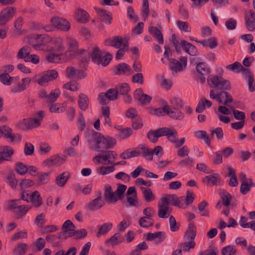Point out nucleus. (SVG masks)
Wrapping results in <instances>:
<instances>
[{
    "mask_svg": "<svg viewBox=\"0 0 255 255\" xmlns=\"http://www.w3.org/2000/svg\"><path fill=\"white\" fill-rule=\"evenodd\" d=\"M92 136L93 141L96 142L94 147V150L98 152H104L109 149L108 147L109 144H107V140L101 133L94 131L92 133Z\"/></svg>",
    "mask_w": 255,
    "mask_h": 255,
    "instance_id": "obj_1",
    "label": "nucleus"
},
{
    "mask_svg": "<svg viewBox=\"0 0 255 255\" xmlns=\"http://www.w3.org/2000/svg\"><path fill=\"white\" fill-rule=\"evenodd\" d=\"M27 46H23L21 48L17 54V59H24L26 62H31L33 64H37L39 61V57L35 54H30Z\"/></svg>",
    "mask_w": 255,
    "mask_h": 255,
    "instance_id": "obj_2",
    "label": "nucleus"
},
{
    "mask_svg": "<svg viewBox=\"0 0 255 255\" xmlns=\"http://www.w3.org/2000/svg\"><path fill=\"white\" fill-rule=\"evenodd\" d=\"M174 128H161L155 130H150L147 134V138L152 142H156L159 137L163 136H168Z\"/></svg>",
    "mask_w": 255,
    "mask_h": 255,
    "instance_id": "obj_3",
    "label": "nucleus"
},
{
    "mask_svg": "<svg viewBox=\"0 0 255 255\" xmlns=\"http://www.w3.org/2000/svg\"><path fill=\"white\" fill-rule=\"evenodd\" d=\"M16 8L13 6H7L0 12V24L4 25L16 14Z\"/></svg>",
    "mask_w": 255,
    "mask_h": 255,
    "instance_id": "obj_4",
    "label": "nucleus"
},
{
    "mask_svg": "<svg viewBox=\"0 0 255 255\" xmlns=\"http://www.w3.org/2000/svg\"><path fill=\"white\" fill-rule=\"evenodd\" d=\"M107 99L109 101H115L118 99L117 92L116 89H110L107 93H101L98 96V100L100 104L106 105L108 104Z\"/></svg>",
    "mask_w": 255,
    "mask_h": 255,
    "instance_id": "obj_5",
    "label": "nucleus"
},
{
    "mask_svg": "<svg viewBox=\"0 0 255 255\" xmlns=\"http://www.w3.org/2000/svg\"><path fill=\"white\" fill-rule=\"evenodd\" d=\"M196 69L201 83H204L206 81V76L211 72L210 67L205 62H200L197 64Z\"/></svg>",
    "mask_w": 255,
    "mask_h": 255,
    "instance_id": "obj_6",
    "label": "nucleus"
},
{
    "mask_svg": "<svg viewBox=\"0 0 255 255\" xmlns=\"http://www.w3.org/2000/svg\"><path fill=\"white\" fill-rule=\"evenodd\" d=\"M51 22L55 27L67 31L70 28V23L65 18L58 16H53L51 19Z\"/></svg>",
    "mask_w": 255,
    "mask_h": 255,
    "instance_id": "obj_7",
    "label": "nucleus"
},
{
    "mask_svg": "<svg viewBox=\"0 0 255 255\" xmlns=\"http://www.w3.org/2000/svg\"><path fill=\"white\" fill-rule=\"evenodd\" d=\"M14 150L10 146L5 145L0 149V163L4 160L10 161Z\"/></svg>",
    "mask_w": 255,
    "mask_h": 255,
    "instance_id": "obj_8",
    "label": "nucleus"
},
{
    "mask_svg": "<svg viewBox=\"0 0 255 255\" xmlns=\"http://www.w3.org/2000/svg\"><path fill=\"white\" fill-rule=\"evenodd\" d=\"M48 36L46 34H37L33 37L32 47L36 49H40L41 47L47 43Z\"/></svg>",
    "mask_w": 255,
    "mask_h": 255,
    "instance_id": "obj_9",
    "label": "nucleus"
},
{
    "mask_svg": "<svg viewBox=\"0 0 255 255\" xmlns=\"http://www.w3.org/2000/svg\"><path fill=\"white\" fill-rule=\"evenodd\" d=\"M115 192H113L112 187L109 184L106 185L105 187L104 197L106 202L109 203H116L117 202Z\"/></svg>",
    "mask_w": 255,
    "mask_h": 255,
    "instance_id": "obj_10",
    "label": "nucleus"
},
{
    "mask_svg": "<svg viewBox=\"0 0 255 255\" xmlns=\"http://www.w3.org/2000/svg\"><path fill=\"white\" fill-rule=\"evenodd\" d=\"M65 159L58 155H55L49 158L44 160L43 165L44 166L51 167L56 165H60L65 161Z\"/></svg>",
    "mask_w": 255,
    "mask_h": 255,
    "instance_id": "obj_11",
    "label": "nucleus"
},
{
    "mask_svg": "<svg viewBox=\"0 0 255 255\" xmlns=\"http://www.w3.org/2000/svg\"><path fill=\"white\" fill-rule=\"evenodd\" d=\"M68 77H77L80 79H83L86 77V73L82 70H77L73 67H68L66 70Z\"/></svg>",
    "mask_w": 255,
    "mask_h": 255,
    "instance_id": "obj_12",
    "label": "nucleus"
},
{
    "mask_svg": "<svg viewBox=\"0 0 255 255\" xmlns=\"http://www.w3.org/2000/svg\"><path fill=\"white\" fill-rule=\"evenodd\" d=\"M104 205V202H102V198L101 196H99L90 201L87 205V207L89 210L93 211L101 209Z\"/></svg>",
    "mask_w": 255,
    "mask_h": 255,
    "instance_id": "obj_13",
    "label": "nucleus"
},
{
    "mask_svg": "<svg viewBox=\"0 0 255 255\" xmlns=\"http://www.w3.org/2000/svg\"><path fill=\"white\" fill-rule=\"evenodd\" d=\"M123 43V38L121 36H116L107 39L105 41V44L107 46H110L120 48Z\"/></svg>",
    "mask_w": 255,
    "mask_h": 255,
    "instance_id": "obj_14",
    "label": "nucleus"
},
{
    "mask_svg": "<svg viewBox=\"0 0 255 255\" xmlns=\"http://www.w3.org/2000/svg\"><path fill=\"white\" fill-rule=\"evenodd\" d=\"M183 49V50L192 56H195L197 53L196 47L191 43L188 42L185 40H181L180 44Z\"/></svg>",
    "mask_w": 255,
    "mask_h": 255,
    "instance_id": "obj_15",
    "label": "nucleus"
},
{
    "mask_svg": "<svg viewBox=\"0 0 255 255\" xmlns=\"http://www.w3.org/2000/svg\"><path fill=\"white\" fill-rule=\"evenodd\" d=\"M158 238V242L160 243L164 240L166 238V234L165 232L160 231L155 232L154 233H149L147 235L146 238V241H152L155 239Z\"/></svg>",
    "mask_w": 255,
    "mask_h": 255,
    "instance_id": "obj_16",
    "label": "nucleus"
},
{
    "mask_svg": "<svg viewBox=\"0 0 255 255\" xmlns=\"http://www.w3.org/2000/svg\"><path fill=\"white\" fill-rule=\"evenodd\" d=\"M12 131V129L6 125L0 127V133L1 135L5 138L9 139L11 142H13L14 136Z\"/></svg>",
    "mask_w": 255,
    "mask_h": 255,
    "instance_id": "obj_17",
    "label": "nucleus"
},
{
    "mask_svg": "<svg viewBox=\"0 0 255 255\" xmlns=\"http://www.w3.org/2000/svg\"><path fill=\"white\" fill-rule=\"evenodd\" d=\"M69 177V173L64 172L56 177L55 183L59 187H64Z\"/></svg>",
    "mask_w": 255,
    "mask_h": 255,
    "instance_id": "obj_18",
    "label": "nucleus"
},
{
    "mask_svg": "<svg viewBox=\"0 0 255 255\" xmlns=\"http://www.w3.org/2000/svg\"><path fill=\"white\" fill-rule=\"evenodd\" d=\"M97 11L100 17L101 21L105 23L110 24L111 23L112 17L109 15L104 9H97Z\"/></svg>",
    "mask_w": 255,
    "mask_h": 255,
    "instance_id": "obj_19",
    "label": "nucleus"
},
{
    "mask_svg": "<svg viewBox=\"0 0 255 255\" xmlns=\"http://www.w3.org/2000/svg\"><path fill=\"white\" fill-rule=\"evenodd\" d=\"M78 105L80 109L85 111L89 106V99L87 95L84 94H80L79 95Z\"/></svg>",
    "mask_w": 255,
    "mask_h": 255,
    "instance_id": "obj_20",
    "label": "nucleus"
},
{
    "mask_svg": "<svg viewBox=\"0 0 255 255\" xmlns=\"http://www.w3.org/2000/svg\"><path fill=\"white\" fill-rule=\"evenodd\" d=\"M130 67L128 64L126 63H122L117 65L114 73L118 75H123L126 74L127 72L130 71Z\"/></svg>",
    "mask_w": 255,
    "mask_h": 255,
    "instance_id": "obj_21",
    "label": "nucleus"
},
{
    "mask_svg": "<svg viewBox=\"0 0 255 255\" xmlns=\"http://www.w3.org/2000/svg\"><path fill=\"white\" fill-rule=\"evenodd\" d=\"M113 227V224L111 223H104L101 226H99V230L97 234V238L101 237L102 235L106 234L109 232Z\"/></svg>",
    "mask_w": 255,
    "mask_h": 255,
    "instance_id": "obj_22",
    "label": "nucleus"
},
{
    "mask_svg": "<svg viewBox=\"0 0 255 255\" xmlns=\"http://www.w3.org/2000/svg\"><path fill=\"white\" fill-rule=\"evenodd\" d=\"M28 249V246L25 243H20L17 245L13 251V255H24Z\"/></svg>",
    "mask_w": 255,
    "mask_h": 255,
    "instance_id": "obj_23",
    "label": "nucleus"
},
{
    "mask_svg": "<svg viewBox=\"0 0 255 255\" xmlns=\"http://www.w3.org/2000/svg\"><path fill=\"white\" fill-rule=\"evenodd\" d=\"M149 32L156 38L159 44H162L163 43V35L158 28L155 26H151L149 29Z\"/></svg>",
    "mask_w": 255,
    "mask_h": 255,
    "instance_id": "obj_24",
    "label": "nucleus"
},
{
    "mask_svg": "<svg viewBox=\"0 0 255 255\" xmlns=\"http://www.w3.org/2000/svg\"><path fill=\"white\" fill-rule=\"evenodd\" d=\"M140 189L142 191L144 198L146 202H151V201L155 199V196L150 188H146L143 187H141Z\"/></svg>",
    "mask_w": 255,
    "mask_h": 255,
    "instance_id": "obj_25",
    "label": "nucleus"
},
{
    "mask_svg": "<svg viewBox=\"0 0 255 255\" xmlns=\"http://www.w3.org/2000/svg\"><path fill=\"white\" fill-rule=\"evenodd\" d=\"M30 198L33 202L34 206L36 207H39L42 204V198L38 191H34L30 195Z\"/></svg>",
    "mask_w": 255,
    "mask_h": 255,
    "instance_id": "obj_26",
    "label": "nucleus"
},
{
    "mask_svg": "<svg viewBox=\"0 0 255 255\" xmlns=\"http://www.w3.org/2000/svg\"><path fill=\"white\" fill-rule=\"evenodd\" d=\"M6 180L9 186L12 189H15L17 185V180L15 178V174L13 171H11L6 177Z\"/></svg>",
    "mask_w": 255,
    "mask_h": 255,
    "instance_id": "obj_27",
    "label": "nucleus"
},
{
    "mask_svg": "<svg viewBox=\"0 0 255 255\" xmlns=\"http://www.w3.org/2000/svg\"><path fill=\"white\" fill-rule=\"evenodd\" d=\"M220 180L219 175L217 173H214L210 175H208L205 177L203 179L204 182H206L208 185L210 186H213L217 184L218 180Z\"/></svg>",
    "mask_w": 255,
    "mask_h": 255,
    "instance_id": "obj_28",
    "label": "nucleus"
},
{
    "mask_svg": "<svg viewBox=\"0 0 255 255\" xmlns=\"http://www.w3.org/2000/svg\"><path fill=\"white\" fill-rule=\"evenodd\" d=\"M102 56L101 51L97 46L94 47L93 52L90 55L92 60L96 64H99V59Z\"/></svg>",
    "mask_w": 255,
    "mask_h": 255,
    "instance_id": "obj_29",
    "label": "nucleus"
},
{
    "mask_svg": "<svg viewBox=\"0 0 255 255\" xmlns=\"http://www.w3.org/2000/svg\"><path fill=\"white\" fill-rule=\"evenodd\" d=\"M140 154V151L134 150L131 151H129L128 150H126L120 154V156L123 159H128L132 157H137Z\"/></svg>",
    "mask_w": 255,
    "mask_h": 255,
    "instance_id": "obj_30",
    "label": "nucleus"
},
{
    "mask_svg": "<svg viewBox=\"0 0 255 255\" xmlns=\"http://www.w3.org/2000/svg\"><path fill=\"white\" fill-rule=\"evenodd\" d=\"M127 186L124 184H118L116 191L115 192L116 195L117 201L118 200H122L124 198V194L125 193Z\"/></svg>",
    "mask_w": 255,
    "mask_h": 255,
    "instance_id": "obj_31",
    "label": "nucleus"
},
{
    "mask_svg": "<svg viewBox=\"0 0 255 255\" xmlns=\"http://www.w3.org/2000/svg\"><path fill=\"white\" fill-rule=\"evenodd\" d=\"M89 16L88 13L85 10L78 9L77 15V19L78 21L82 23H86L89 20Z\"/></svg>",
    "mask_w": 255,
    "mask_h": 255,
    "instance_id": "obj_32",
    "label": "nucleus"
},
{
    "mask_svg": "<svg viewBox=\"0 0 255 255\" xmlns=\"http://www.w3.org/2000/svg\"><path fill=\"white\" fill-rule=\"evenodd\" d=\"M169 66L171 70L177 72L178 71H181L183 70V66L181 62L178 60L172 58L170 59Z\"/></svg>",
    "mask_w": 255,
    "mask_h": 255,
    "instance_id": "obj_33",
    "label": "nucleus"
},
{
    "mask_svg": "<svg viewBox=\"0 0 255 255\" xmlns=\"http://www.w3.org/2000/svg\"><path fill=\"white\" fill-rule=\"evenodd\" d=\"M49 110L51 113H63L65 111V104L64 103L61 104L59 103L53 104L50 106Z\"/></svg>",
    "mask_w": 255,
    "mask_h": 255,
    "instance_id": "obj_34",
    "label": "nucleus"
},
{
    "mask_svg": "<svg viewBox=\"0 0 255 255\" xmlns=\"http://www.w3.org/2000/svg\"><path fill=\"white\" fill-rule=\"evenodd\" d=\"M117 88V89L116 90L117 92V96L118 95V94L122 95H127L130 91L129 85L126 83L120 84Z\"/></svg>",
    "mask_w": 255,
    "mask_h": 255,
    "instance_id": "obj_35",
    "label": "nucleus"
},
{
    "mask_svg": "<svg viewBox=\"0 0 255 255\" xmlns=\"http://www.w3.org/2000/svg\"><path fill=\"white\" fill-rule=\"evenodd\" d=\"M220 78L217 76L210 75L207 78V82L211 88H217L220 83Z\"/></svg>",
    "mask_w": 255,
    "mask_h": 255,
    "instance_id": "obj_36",
    "label": "nucleus"
},
{
    "mask_svg": "<svg viewBox=\"0 0 255 255\" xmlns=\"http://www.w3.org/2000/svg\"><path fill=\"white\" fill-rule=\"evenodd\" d=\"M57 236V234L48 235L46 237L45 239L47 242L52 244V246L58 247L61 245V242L60 241L56 242V240L58 239Z\"/></svg>",
    "mask_w": 255,
    "mask_h": 255,
    "instance_id": "obj_37",
    "label": "nucleus"
},
{
    "mask_svg": "<svg viewBox=\"0 0 255 255\" xmlns=\"http://www.w3.org/2000/svg\"><path fill=\"white\" fill-rule=\"evenodd\" d=\"M232 197V195L230 193L225 190H223L221 199L224 205L226 207L229 206L230 205Z\"/></svg>",
    "mask_w": 255,
    "mask_h": 255,
    "instance_id": "obj_38",
    "label": "nucleus"
},
{
    "mask_svg": "<svg viewBox=\"0 0 255 255\" xmlns=\"http://www.w3.org/2000/svg\"><path fill=\"white\" fill-rule=\"evenodd\" d=\"M60 91L58 89L52 90L48 96L47 103L51 104L54 103L60 95Z\"/></svg>",
    "mask_w": 255,
    "mask_h": 255,
    "instance_id": "obj_39",
    "label": "nucleus"
},
{
    "mask_svg": "<svg viewBox=\"0 0 255 255\" xmlns=\"http://www.w3.org/2000/svg\"><path fill=\"white\" fill-rule=\"evenodd\" d=\"M46 60L50 63H59L62 59V54L50 53L46 57Z\"/></svg>",
    "mask_w": 255,
    "mask_h": 255,
    "instance_id": "obj_40",
    "label": "nucleus"
},
{
    "mask_svg": "<svg viewBox=\"0 0 255 255\" xmlns=\"http://www.w3.org/2000/svg\"><path fill=\"white\" fill-rule=\"evenodd\" d=\"M28 168L22 162H18L15 165V170L19 174L21 175H25L27 172Z\"/></svg>",
    "mask_w": 255,
    "mask_h": 255,
    "instance_id": "obj_41",
    "label": "nucleus"
},
{
    "mask_svg": "<svg viewBox=\"0 0 255 255\" xmlns=\"http://www.w3.org/2000/svg\"><path fill=\"white\" fill-rule=\"evenodd\" d=\"M217 88L223 91L229 90L231 89L230 83L228 80H225L222 77H220V83Z\"/></svg>",
    "mask_w": 255,
    "mask_h": 255,
    "instance_id": "obj_42",
    "label": "nucleus"
},
{
    "mask_svg": "<svg viewBox=\"0 0 255 255\" xmlns=\"http://www.w3.org/2000/svg\"><path fill=\"white\" fill-rule=\"evenodd\" d=\"M245 24L247 28L251 31H253L255 29V21L252 19L248 15L247 13H245Z\"/></svg>",
    "mask_w": 255,
    "mask_h": 255,
    "instance_id": "obj_43",
    "label": "nucleus"
},
{
    "mask_svg": "<svg viewBox=\"0 0 255 255\" xmlns=\"http://www.w3.org/2000/svg\"><path fill=\"white\" fill-rule=\"evenodd\" d=\"M62 56V60L64 61L71 60L74 58L76 55H78V52L73 50H68L65 53H61Z\"/></svg>",
    "mask_w": 255,
    "mask_h": 255,
    "instance_id": "obj_44",
    "label": "nucleus"
},
{
    "mask_svg": "<svg viewBox=\"0 0 255 255\" xmlns=\"http://www.w3.org/2000/svg\"><path fill=\"white\" fill-rule=\"evenodd\" d=\"M124 240V238L121 237L120 234L117 233L112 236L108 241V242L111 243L112 245H116L122 242Z\"/></svg>",
    "mask_w": 255,
    "mask_h": 255,
    "instance_id": "obj_45",
    "label": "nucleus"
},
{
    "mask_svg": "<svg viewBox=\"0 0 255 255\" xmlns=\"http://www.w3.org/2000/svg\"><path fill=\"white\" fill-rule=\"evenodd\" d=\"M30 125V119H25L22 122L18 123V127L22 130H26L32 128Z\"/></svg>",
    "mask_w": 255,
    "mask_h": 255,
    "instance_id": "obj_46",
    "label": "nucleus"
},
{
    "mask_svg": "<svg viewBox=\"0 0 255 255\" xmlns=\"http://www.w3.org/2000/svg\"><path fill=\"white\" fill-rule=\"evenodd\" d=\"M139 148L142 151L141 154L142 156L149 160L152 159V152L151 150L145 146L144 145H140Z\"/></svg>",
    "mask_w": 255,
    "mask_h": 255,
    "instance_id": "obj_47",
    "label": "nucleus"
},
{
    "mask_svg": "<svg viewBox=\"0 0 255 255\" xmlns=\"http://www.w3.org/2000/svg\"><path fill=\"white\" fill-rule=\"evenodd\" d=\"M49 172H45L38 176V179L36 180L38 185H41L46 184L48 181V177Z\"/></svg>",
    "mask_w": 255,
    "mask_h": 255,
    "instance_id": "obj_48",
    "label": "nucleus"
},
{
    "mask_svg": "<svg viewBox=\"0 0 255 255\" xmlns=\"http://www.w3.org/2000/svg\"><path fill=\"white\" fill-rule=\"evenodd\" d=\"M112 55L108 53L104 56H101L100 59H99V64H97L100 65V64H101L102 66H106L109 64V63L112 60Z\"/></svg>",
    "mask_w": 255,
    "mask_h": 255,
    "instance_id": "obj_49",
    "label": "nucleus"
},
{
    "mask_svg": "<svg viewBox=\"0 0 255 255\" xmlns=\"http://www.w3.org/2000/svg\"><path fill=\"white\" fill-rule=\"evenodd\" d=\"M243 66L239 62H235L232 64L228 65L226 66L227 70L236 71L239 72L242 71Z\"/></svg>",
    "mask_w": 255,
    "mask_h": 255,
    "instance_id": "obj_50",
    "label": "nucleus"
},
{
    "mask_svg": "<svg viewBox=\"0 0 255 255\" xmlns=\"http://www.w3.org/2000/svg\"><path fill=\"white\" fill-rule=\"evenodd\" d=\"M167 115L171 118L178 120H182L184 117L183 114L181 112L171 111L170 109L167 111Z\"/></svg>",
    "mask_w": 255,
    "mask_h": 255,
    "instance_id": "obj_51",
    "label": "nucleus"
},
{
    "mask_svg": "<svg viewBox=\"0 0 255 255\" xmlns=\"http://www.w3.org/2000/svg\"><path fill=\"white\" fill-rule=\"evenodd\" d=\"M222 254L223 255H236V250L233 246L229 245L223 248Z\"/></svg>",
    "mask_w": 255,
    "mask_h": 255,
    "instance_id": "obj_52",
    "label": "nucleus"
},
{
    "mask_svg": "<svg viewBox=\"0 0 255 255\" xmlns=\"http://www.w3.org/2000/svg\"><path fill=\"white\" fill-rule=\"evenodd\" d=\"M233 110V114L234 118L237 120L245 121L246 114L244 112L234 109L233 107H230Z\"/></svg>",
    "mask_w": 255,
    "mask_h": 255,
    "instance_id": "obj_53",
    "label": "nucleus"
},
{
    "mask_svg": "<svg viewBox=\"0 0 255 255\" xmlns=\"http://www.w3.org/2000/svg\"><path fill=\"white\" fill-rule=\"evenodd\" d=\"M115 170L114 166H102L98 169V172L101 175H105L113 172Z\"/></svg>",
    "mask_w": 255,
    "mask_h": 255,
    "instance_id": "obj_54",
    "label": "nucleus"
},
{
    "mask_svg": "<svg viewBox=\"0 0 255 255\" xmlns=\"http://www.w3.org/2000/svg\"><path fill=\"white\" fill-rule=\"evenodd\" d=\"M169 110L170 106L166 105L164 106L163 108L156 109L154 111V114L158 116H163L164 113L167 114V111Z\"/></svg>",
    "mask_w": 255,
    "mask_h": 255,
    "instance_id": "obj_55",
    "label": "nucleus"
},
{
    "mask_svg": "<svg viewBox=\"0 0 255 255\" xmlns=\"http://www.w3.org/2000/svg\"><path fill=\"white\" fill-rule=\"evenodd\" d=\"M152 99V97L145 94H142L138 99H137L141 105H147L149 104Z\"/></svg>",
    "mask_w": 255,
    "mask_h": 255,
    "instance_id": "obj_56",
    "label": "nucleus"
},
{
    "mask_svg": "<svg viewBox=\"0 0 255 255\" xmlns=\"http://www.w3.org/2000/svg\"><path fill=\"white\" fill-rule=\"evenodd\" d=\"M12 77H10L8 73H3L0 75V81L3 84L9 85L11 84L10 80Z\"/></svg>",
    "mask_w": 255,
    "mask_h": 255,
    "instance_id": "obj_57",
    "label": "nucleus"
},
{
    "mask_svg": "<svg viewBox=\"0 0 255 255\" xmlns=\"http://www.w3.org/2000/svg\"><path fill=\"white\" fill-rule=\"evenodd\" d=\"M143 81L144 78L143 74L140 72L134 74L132 77V82L134 83L143 84Z\"/></svg>",
    "mask_w": 255,
    "mask_h": 255,
    "instance_id": "obj_58",
    "label": "nucleus"
},
{
    "mask_svg": "<svg viewBox=\"0 0 255 255\" xmlns=\"http://www.w3.org/2000/svg\"><path fill=\"white\" fill-rule=\"evenodd\" d=\"M158 216L160 218H167L166 216L167 213L169 210V207H165L162 205H158Z\"/></svg>",
    "mask_w": 255,
    "mask_h": 255,
    "instance_id": "obj_59",
    "label": "nucleus"
},
{
    "mask_svg": "<svg viewBox=\"0 0 255 255\" xmlns=\"http://www.w3.org/2000/svg\"><path fill=\"white\" fill-rule=\"evenodd\" d=\"M237 24V21L232 18H229L225 22V25L228 30L235 29L236 28Z\"/></svg>",
    "mask_w": 255,
    "mask_h": 255,
    "instance_id": "obj_60",
    "label": "nucleus"
},
{
    "mask_svg": "<svg viewBox=\"0 0 255 255\" xmlns=\"http://www.w3.org/2000/svg\"><path fill=\"white\" fill-rule=\"evenodd\" d=\"M34 182L30 179H22L20 182L19 186L21 189L26 188L32 186Z\"/></svg>",
    "mask_w": 255,
    "mask_h": 255,
    "instance_id": "obj_61",
    "label": "nucleus"
},
{
    "mask_svg": "<svg viewBox=\"0 0 255 255\" xmlns=\"http://www.w3.org/2000/svg\"><path fill=\"white\" fill-rule=\"evenodd\" d=\"M132 133L133 130L131 128H126L122 130L119 136L121 138H126L132 135Z\"/></svg>",
    "mask_w": 255,
    "mask_h": 255,
    "instance_id": "obj_62",
    "label": "nucleus"
},
{
    "mask_svg": "<svg viewBox=\"0 0 255 255\" xmlns=\"http://www.w3.org/2000/svg\"><path fill=\"white\" fill-rule=\"evenodd\" d=\"M177 24L179 28L181 30H183L185 32H190L191 31V28L188 26L186 22L178 20L177 21Z\"/></svg>",
    "mask_w": 255,
    "mask_h": 255,
    "instance_id": "obj_63",
    "label": "nucleus"
},
{
    "mask_svg": "<svg viewBox=\"0 0 255 255\" xmlns=\"http://www.w3.org/2000/svg\"><path fill=\"white\" fill-rule=\"evenodd\" d=\"M198 135L201 139L204 140V141L208 144L210 145L211 141L209 139L206 131L204 130H199L197 131Z\"/></svg>",
    "mask_w": 255,
    "mask_h": 255,
    "instance_id": "obj_64",
    "label": "nucleus"
}]
</instances>
